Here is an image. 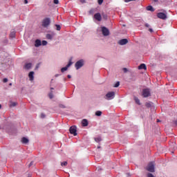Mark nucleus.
I'll return each instance as SVG.
<instances>
[{
	"label": "nucleus",
	"mask_w": 177,
	"mask_h": 177,
	"mask_svg": "<svg viewBox=\"0 0 177 177\" xmlns=\"http://www.w3.org/2000/svg\"><path fill=\"white\" fill-rule=\"evenodd\" d=\"M50 25V18H44L41 22L42 27L46 28Z\"/></svg>",
	"instance_id": "f257e3e1"
},
{
	"label": "nucleus",
	"mask_w": 177,
	"mask_h": 177,
	"mask_svg": "<svg viewBox=\"0 0 177 177\" xmlns=\"http://www.w3.org/2000/svg\"><path fill=\"white\" fill-rule=\"evenodd\" d=\"M115 97V93L114 91H111L106 94L105 99L106 100H111L114 99Z\"/></svg>",
	"instance_id": "f03ea898"
},
{
	"label": "nucleus",
	"mask_w": 177,
	"mask_h": 177,
	"mask_svg": "<svg viewBox=\"0 0 177 177\" xmlns=\"http://www.w3.org/2000/svg\"><path fill=\"white\" fill-rule=\"evenodd\" d=\"M147 171L149 172H154V163L153 162L149 163L147 167Z\"/></svg>",
	"instance_id": "7ed1b4c3"
},
{
	"label": "nucleus",
	"mask_w": 177,
	"mask_h": 177,
	"mask_svg": "<svg viewBox=\"0 0 177 177\" xmlns=\"http://www.w3.org/2000/svg\"><path fill=\"white\" fill-rule=\"evenodd\" d=\"M75 66L76 70H80V68H81V67H82V66H84V60L80 59V60L77 61L75 63Z\"/></svg>",
	"instance_id": "20e7f679"
},
{
	"label": "nucleus",
	"mask_w": 177,
	"mask_h": 177,
	"mask_svg": "<svg viewBox=\"0 0 177 177\" xmlns=\"http://www.w3.org/2000/svg\"><path fill=\"white\" fill-rule=\"evenodd\" d=\"M69 132L74 136H77V127L75 126H72L69 129Z\"/></svg>",
	"instance_id": "39448f33"
},
{
	"label": "nucleus",
	"mask_w": 177,
	"mask_h": 177,
	"mask_svg": "<svg viewBox=\"0 0 177 177\" xmlns=\"http://www.w3.org/2000/svg\"><path fill=\"white\" fill-rule=\"evenodd\" d=\"M142 96L143 97H149L150 96V89L145 88L142 90Z\"/></svg>",
	"instance_id": "423d86ee"
},
{
	"label": "nucleus",
	"mask_w": 177,
	"mask_h": 177,
	"mask_svg": "<svg viewBox=\"0 0 177 177\" xmlns=\"http://www.w3.org/2000/svg\"><path fill=\"white\" fill-rule=\"evenodd\" d=\"M102 32L104 37L110 35V31L104 26L102 27Z\"/></svg>",
	"instance_id": "0eeeda50"
},
{
	"label": "nucleus",
	"mask_w": 177,
	"mask_h": 177,
	"mask_svg": "<svg viewBox=\"0 0 177 177\" xmlns=\"http://www.w3.org/2000/svg\"><path fill=\"white\" fill-rule=\"evenodd\" d=\"M157 16L158 19H161L162 20H165V19H167V15H165V13L163 12H158L157 14Z\"/></svg>",
	"instance_id": "6e6552de"
},
{
	"label": "nucleus",
	"mask_w": 177,
	"mask_h": 177,
	"mask_svg": "<svg viewBox=\"0 0 177 177\" xmlns=\"http://www.w3.org/2000/svg\"><path fill=\"white\" fill-rule=\"evenodd\" d=\"M71 64H73V62L71 61H69L68 64L66 65V66L61 68V71L62 73H64V71H67L68 67H70V66H71Z\"/></svg>",
	"instance_id": "1a4fd4ad"
},
{
	"label": "nucleus",
	"mask_w": 177,
	"mask_h": 177,
	"mask_svg": "<svg viewBox=\"0 0 177 177\" xmlns=\"http://www.w3.org/2000/svg\"><path fill=\"white\" fill-rule=\"evenodd\" d=\"M94 19H95V20H97V21H102V15H100V13H96L94 15Z\"/></svg>",
	"instance_id": "9d476101"
},
{
	"label": "nucleus",
	"mask_w": 177,
	"mask_h": 177,
	"mask_svg": "<svg viewBox=\"0 0 177 177\" xmlns=\"http://www.w3.org/2000/svg\"><path fill=\"white\" fill-rule=\"evenodd\" d=\"M119 45H127L128 44V39H122L118 41Z\"/></svg>",
	"instance_id": "9b49d317"
},
{
	"label": "nucleus",
	"mask_w": 177,
	"mask_h": 177,
	"mask_svg": "<svg viewBox=\"0 0 177 177\" xmlns=\"http://www.w3.org/2000/svg\"><path fill=\"white\" fill-rule=\"evenodd\" d=\"M138 70H147V66L146 64H142L138 66Z\"/></svg>",
	"instance_id": "f8f14e48"
},
{
	"label": "nucleus",
	"mask_w": 177,
	"mask_h": 177,
	"mask_svg": "<svg viewBox=\"0 0 177 177\" xmlns=\"http://www.w3.org/2000/svg\"><path fill=\"white\" fill-rule=\"evenodd\" d=\"M30 81H34V72L31 71L28 74Z\"/></svg>",
	"instance_id": "ddd939ff"
},
{
	"label": "nucleus",
	"mask_w": 177,
	"mask_h": 177,
	"mask_svg": "<svg viewBox=\"0 0 177 177\" xmlns=\"http://www.w3.org/2000/svg\"><path fill=\"white\" fill-rule=\"evenodd\" d=\"M88 120H86V119H83V120H82V127H88Z\"/></svg>",
	"instance_id": "4468645a"
},
{
	"label": "nucleus",
	"mask_w": 177,
	"mask_h": 177,
	"mask_svg": "<svg viewBox=\"0 0 177 177\" xmlns=\"http://www.w3.org/2000/svg\"><path fill=\"white\" fill-rule=\"evenodd\" d=\"M35 46L36 48H38L39 46H41V40L37 39L35 43Z\"/></svg>",
	"instance_id": "2eb2a0df"
},
{
	"label": "nucleus",
	"mask_w": 177,
	"mask_h": 177,
	"mask_svg": "<svg viewBox=\"0 0 177 177\" xmlns=\"http://www.w3.org/2000/svg\"><path fill=\"white\" fill-rule=\"evenodd\" d=\"M21 142H22V143H24V145H27V143H28L29 140H28L27 138L24 137V138H22V139H21Z\"/></svg>",
	"instance_id": "dca6fc26"
},
{
	"label": "nucleus",
	"mask_w": 177,
	"mask_h": 177,
	"mask_svg": "<svg viewBox=\"0 0 177 177\" xmlns=\"http://www.w3.org/2000/svg\"><path fill=\"white\" fill-rule=\"evenodd\" d=\"M31 66H32L31 63H28V64H25L24 68H25L26 70H30V68H31Z\"/></svg>",
	"instance_id": "f3484780"
},
{
	"label": "nucleus",
	"mask_w": 177,
	"mask_h": 177,
	"mask_svg": "<svg viewBox=\"0 0 177 177\" xmlns=\"http://www.w3.org/2000/svg\"><path fill=\"white\" fill-rule=\"evenodd\" d=\"M147 10H149V12H154V8L151 6H148L147 7Z\"/></svg>",
	"instance_id": "a211bd4d"
},
{
	"label": "nucleus",
	"mask_w": 177,
	"mask_h": 177,
	"mask_svg": "<svg viewBox=\"0 0 177 177\" xmlns=\"http://www.w3.org/2000/svg\"><path fill=\"white\" fill-rule=\"evenodd\" d=\"M134 100H135V102H136V103L137 104L140 105V100H139V98L135 97H134Z\"/></svg>",
	"instance_id": "6ab92c4d"
},
{
	"label": "nucleus",
	"mask_w": 177,
	"mask_h": 177,
	"mask_svg": "<svg viewBox=\"0 0 177 177\" xmlns=\"http://www.w3.org/2000/svg\"><path fill=\"white\" fill-rule=\"evenodd\" d=\"M95 141L97 142V143H99V142H102V138L97 137L94 138Z\"/></svg>",
	"instance_id": "aec40b11"
},
{
	"label": "nucleus",
	"mask_w": 177,
	"mask_h": 177,
	"mask_svg": "<svg viewBox=\"0 0 177 177\" xmlns=\"http://www.w3.org/2000/svg\"><path fill=\"white\" fill-rule=\"evenodd\" d=\"M95 115H97V117H100V115H102V111H97L95 112Z\"/></svg>",
	"instance_id": "412c9836"
},
{
	"label": "nucleus",
	"mask_w": 177,
	"mask_h": 177,
	"mask_svg": "<svg viewBox=\"0 0 177 177\" xmlns=\"http://www.w3.org/2000/svg\"><path fill=\"white\" fill-rule=\"evenodd\" d=\"M16 35V33L15 32H12L10 34V38H15Z\"/></svg>",
	"instance_id": "4be33fe9"
},
{
	"label": "nucleus",
	"mask_w": 177,
	"mask_h": 177,
	"mask_svg": "<svg viewBox=\"0 0 177 177\" xmlns=\"http://www.w3.org/2000/svg\"><path fill=\"white\" fill-rule=\"evenodd\" d=\"M46 38H47V39H52V38H53V37L50 34H47Z\"/></svg>",
	"instance_id": "5701e85b"
},
{
	"label": "nucleus",
	"mask_w": 177,
	"mask_h": 177,
	"mask_svg": "<svg viewBox=\"0 0 177 177\" xmlns=\"http://www.w3.org/2000/svg\"><path fill=\"white\" fill-rule=\"evenodd\" d=\"M15 106H17V102H11L10 107H15Z\"/></svg>",
	"instance_id": "b1692460"
},
{
	"label": "nucleus",
	"mask_w": 177,
	"mask_h": 177,
	"mask_svg": "<svg viewBox=\"0 0 177 177\" xmlns=\"http://www.w3.org/2000/svg\"><path fill=\"white\" fill-rule=\"evenodd\" d=\"M41 45H43V46H45V45H48V41L45 40L42 41Z\"/></svg>",
	"instance_id": "393cba45"
},
{
	"label": "nucleus",
	"mask_w": 177,
	"mask_h": 177,
	"mask_svg": "<svg viewBox=\"0 0 177 177\" xmlns=\"http://www.w3.org/2000/svg\"><path fill=\"white\" fill-rule=\"evenodd\" d=\"M118 86H120V82H117L115 85H114V88H118Z\"/></svg>",
	"instance_id": "a878e982"
},
{
	"label": "nucleus",
	"mask_w": 177,
	"mask_h": 177,
	"mask_svg": "<svg viewBox=\"0 0 177 177\" xmlns=\"http://www.w3.org/2000/svg\"><path fill=\"white\" fill-rule=\"evenodd\" d=\"M61 165H62V167H66V165H67V162H61Z\"/></svg>",
	"instance_id": "bb28decb"
},
{
	"label": "nucleus",
	"mask_w": 177,
	"mask_h": 177,
	"mask_svg": "<svg viewBox=\"0 0 177 177\" xmlns=\"http://www.w3.org/2000/svg\"><path fill=\"white\" fill-rule=\"evenodd\" d=\"M56 28H57V31H60L62 27H60V25H55Z\"/></svg>",
	"instance_id": "cd10ccee"
},
{
	"label": "nucleus",
	"mask_w": 177,
	"mask_h": 177,
	"mask_svg": "<svg viewBox=\"0 0 177 177\" xmlns=\"http://www.w3.org/2000/svg\"><path fill=\"white\" fill-rule=\"evenodd\" d=\"M50 99H53V93H50L49 95H48Z\"/></svg>",
	"instance_id": "c85d7f7f"
},
{
	"label": "nucleus",
	"mask_w": 177,
	"mask_h": 177,
	"mask_svg": "<svg viewBox=\"0 0 177 177\" xmlns=\"http://www.w3.org/2000/svg\"><path fill=\"white\" fill-rule=\"evenodd\" d=\"M146 106H147V107H151V102H147Z\"/></svg>",
	"instance_id": "c756f323"
},
{
	"label": "nucleus",
	"mask_w": 177,
	"mask_h": 177,
	"mask_svg": "<svg viewBox=\"0 0 177 177\" xmlns=\"http://www.w3.org/2000/svg\"><path fill=\"white\" fill-rule=\"evenodd\" d=\"M94 12H95V10L91 9V10H90V11H89V13H90V15H93Z\"/></svg>",
	"instance_id": "7c9ffc66"
},
{
	"label": "nucleus",
	"mask_w": 177,
	"mask_h": 177,
	"mask_svg": "<svg viewBox=\"0 0 177 177\" xmlns=\"http://www.w3.org/2000/svg\"><path fill=\"white\" fill-rule=\"evenodd\" d=\"M147 177H155L151 173L147 174Z\"/></svg>",
	"instance_id": "2f4dec72"
},
{
	"label": "nucleus",
	"mask_w": 177,
	"mask_h": 177,
	"mask_svg": "<svg viewBox=\"0 0 177 177\" xmlns=\"http://www.w3.org/2000/svg\"><path fill=\"white\" fill-rule=\"evenodd\" d=\"M103 3V0H98V4L102 5Z\"/></svg>",
	"instance_id": "473e14b6"
},
{
	"label": "nucleus",
	"mask_w": 177,
	"mask_h": 177,
	"mask_svg": "<svg viewBox=\"0 0 177 177\" xmlns=\"http://www.w3.org/2000/svg\"><path fill=\"white\" fill-rule=\"evenodd\" d=\"M54 3H55V5H58V3H59V0H54Z\"/></svg>",
	"instance_id": "72a5a7b5"
},
{
	"label": "nucleus",
	"mask_w": 177,
	"mask_h": 177,
	"mask_svg": "<svg viewBox=\"0 0 177 177\" xmlns=\"http://www.w3.org/2000/svg\"><path fill=\"white\" fill-rule=\"evenodd\" d=\"M59 107H61L62 109H66V106H64V104H59Z\"/></svg>",
	"instance_id": "f704fd0d"
},
{
	"label": "nucleus",
	"mask_w": 177,
	"mask_h": 177,
	"mask_svg": "<svg viewBox=\"0 0 177 177\" xmlns=\"http://www.w3.org/2000/svg\"><path fill=\"white\" fill-rule=\"evenodd\" d=\"M3 82H4V83L8 82V78H4V79L3 80Z\"/></svg>",
	"instance_id": "c9c22d12"
},
{
	"label": "nucleus",
	"mask_w": 177,
	"mask_h": 177,
	"mask_svg": "<svg viewBox=\"0 0 177 177\" xmlns=\"http://www.w3.org/2000/svg\"><path fill=\"white\" fill-rule=\"evenodd\" d=\"M41 118H45V114L41 113Z\"/></svg>",
	"instance_id": "e433bc0d"
},
{
	"label": "nucleus",
	"mask_w": 177,
	"mask_h": 177,
	"mask_svg": "<svg viewBox=\"0 0 177 177\" xmlns=\"http://www.w3.org/2000/svg\"><path fill=\"white\" fill-rule=\"evenodd\" d=\"M123 71H124V73H127V72L128 71V69H127V68H123Z\"/></svg>",
	"instance_id": "4c0bfd02"
},
{
	"label": "nucleus",
	"mask_w": 177,
	"mask_h": 177,
	"mask_svg": "<svg viewBox=\"0 0 177 177\" xmlns=\"http://www.w3.org/2000/svg\"><path fill=\"white\" fill-rule=\"evenodd\" d=\"M81 3H85V0H79Z\"/></svg>",
	"instance_id": "58836bf2"
},
{
	"label": "nucleus",
	"mask_w": 177,
	"mask_h": 177,
	"mask_svg": "<svg viewBox=\"0 0 177 177\" xmlns=\"http://www.w3.org/2000/svg\"><path fill=\"white\" fill-rule=\"evenodd\" d=\"M145 27L149 28L150 27V25L149 24H145Z\"/></svg>",
	"instance_id": "ea45409f"
},
{
	"label": "nucleus",
	"mask_w": 177,
	"mask_h": 177,
	"mask_svg": "<svg viewBox=\"0 0 177 177\" xmlns=\"http://www.w3.org/2000/svg\"><path fill=\"white\" fill-rule=\"evenodd\" d=\"M24 3H25V4L28 3V0H24Z\"/></svg>",
	"instance_id": "a19ab883"
},
{
	"label": "nucleus",
	"mask_w": 177,
	"mask_h": 177,
	"mask_svg": "<svg viewBox=\"0 0 177 177\" xmlns=\"http://www.w3.org/2000/svg\"><path fill=\"white\" fill-rule=\"evenodd\" d=\"M32 164H34V162H30V163L29 164V167H31V165H32Z\"/></svg>",
	"instance_id": "79ce46f5"
},
{
	"label": "nucleus",
	"mask_w": 177,
	"mask_h": 177,
	"mask_svg": "<svg viewBox=\"0 0 177 177\" xmlns=\"http://www.w3.org/2000/svg\"><path fill=\"white\" fill-rule=\"evenodd\" d=\"M149 31L150 32H153V29H152V28H149Z\"/></svg>",
	"instance_id": "37998d69"
},
{
	"label": "nucleus",
	"mask_w": 177,
	"mask_h": 177,
	"mask_svg": "<svg viewBox=\"0 0 177 177\" xmlns=\"http://www.w3.org/2000/svg\"><path fill=\"white\" fill-rule=\"evenodd\" d=\"M132 0H124V2H131Z\"/></svg>",
	"instance_id": "c03bdc74"
},
{
	"label": "nucleus",
	"mask_w": 177,
	"mask_h": 177,
	"mask_svg": "<svg viewBox=\"0 0 177 177\" xmlns=\"http://www.w3.org/2000/svg\"><path fill=\"white\" fill-rule=\"evenodd\" d=\"M68 78H71V75H68Z\"/></svg>",
	"instance_id": "a18cd8bd"
},
{
	"label": "nucleus",
	"mask_w": 177,
	"mask_h": 177,
	"mask_svg": "<svg viewBox=\"0 0 177 177\" xmlns=\"http://www.w3.org/2000/svg\"><path fill=\"white\" fill-rule=\"evenodd\" d=\"M154 2H158V0H153Z\"/></svg>",
	"instance_id": "49530a36"
},
{
	"label": "nucleus",
	"mask_w": 177,
	"mask_h": 177,
	"mask_svg": "<svg viewBox=\"0 0 177 177\" xmlns=\"http://www.w3.org/2000/svg\"><path fill=\"white\" fill-rule=\"evenodd\" d=\"M160 120L159 119H158L157 120V122H160Z\"/></svg>",
	"instance_id": "de8ad7c7"
},
{
	"label": "nucleus",
	"mask_w": 177,
	"mask_h": 177,
	"mask_svg": "<svg viewBox=\"0 0 177 177\" xmlns=\"http://www.w3.org/2000/svg\"><path fill=\"white\" fill-rule=\"evenodd\" d=\"M9 85H10V86H12V83H10Z\"/></svg>",
	"instance_id": "09e8293b"
},
{
	"label": "nucleus",
	"mask_w": 177,
	"mask_h": 177,
	"mask_svg": "<svg viewBox=\"0 0 177 177\" xmlns=\"http://www.w3.org/2000/svg\"><path fill=\"white\" fill-rule=\"evenodd\" d=\"M1 108H2V105L0 104V109H1Z\"/></svg>",
	"instance_id": "8fccbe9b"
},
{
	"label": "nucleus",
	"mask_w": 177,
	"mask_h": 177,
	"mask_svg": "<svg viewBox=\"0 0 177 177\" xmlns=\"http://www.w3.org/2000/svg\"><path fill=\"white\" fill-rule=\"evenodd\" d=\"M175 124L177 125V120L175 122Z\"/></svg>",
	"instance_id": "3c124183"
},
{
	"label": "nucleus",
	"mask_w": 177,
	"mask_h": 177,
	"mask_svg": "<svg viewBox=\"0 0 177 177\" xmlns=\"http://www.w3.org/2000/svg\"><path fill=\"white\" fill-rule=\"evenodd\" d=\"M97 149H100V147H97Z\"/></svg>",
	"instance_id": "603ef678"
},
{
	"label": "nucleus",
	"mask_w": 177,
	"mask_h": 177,
	"mask_svg": "<svg viewBox=\"0 0 177 177\" xmlns=\"http://www.w3.org/2000/svg\"><path fill=\"white\" fill-rule=\"evenodd\" d=\"M50 89L52 90V89H53V88H50Z\"/></svg>",
	"instance_id": "864d4df0"
},
{
	"label": "nucleus",
	"mask_w": 177,
	"mask_h": 177,
	"mask_svg": "<svg viewBox=\"0 0 177 177\" xmlns=\"http://www.w3.org/2000/svg\"><path fill=\"white\" fill-rule=\"evenodd\" d=\"M28 177H31V176H29Z\"/></svg>",
	"instance_id": "5fc2aeb1"
}]
</instances>
